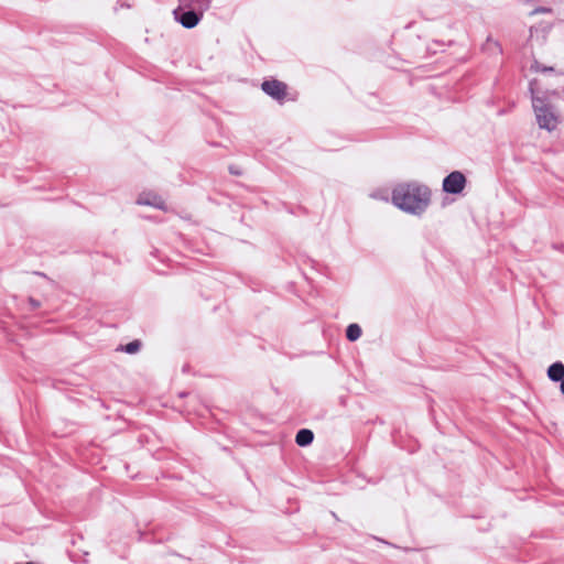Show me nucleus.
<instances>
[{
    "mask_svg": "<svg viewBox=\"0 0 564 564\" xmlns=\"http://www.w3.org/2000/svg\"><path fill=\"white\" fill-rule=\"evenodd\" d=\"M139 205H148L158 209L165 210V204L161 196L154 193H142L137 199Z\"/></svg>",
    "mask_w": 564,
    "mask_h": 564,
    "instance_id": "423d86ee",
    "label": "nucleus"
},
{
    "mask_svg": "<svg viewBox=\"0 0 564 564\" xmlns=\"http://www.w3.org/2000/svg\"><path fill=\"white\" fill-rule=\"evenodd\" d=\"M536 82L530 83V93L532 98V107L535 113V119L541 129L553 131L558 124V115L553 105L535 88Z\"/></svg>",
    "mask_w": 564,
    "mask_h": 564,
    "instance_id": "f03ea898",
    "label": "nucleus"
},
{
    "mask_svg": "<svg viewBox=\"0 0 564 564\" xmlns=\"http://www.w3.org/2000/svg\"><path fill=\"white\" fill-rule=\"evenodd\" d=\"M206 10H198L196 8H182L177 6L173 11V15L177 22H180L186 29L195 28L202 20Z\"/></svg>",
    "mask_w": 564,
    "mask_h": 564,
    "instance_id": "7ed1b4c3",
    "label": "nucleus"
},
{
    "mask_svg": "<svg viewBox=\"0 0 564 564\" xmlns=\"http://www.w3.org/2000/svg\"><path fill=\"white\" fill-rule=\"evenodd\" d=\"M314 434L311 430L303 429L296 434L295 442L300 446H307L313 442Z\"/></svg>",
    "mask_w": 564,
    "mask_h": 564,
    "instance_id": "1a4fd4ad",
    "label": "nucleus"
},
{
    "mask_svg": "<svg viewBox=\"0 0 564 564\" xmlns=\"http://www.w3.org/2000/svg\"><path fill=\"white\" fill-rule=\"evenodd\" d=\"M141 348V343L139 340H133L129 344H127L126 346L122 347V350L126 351L127 354H135L140 350Z\"/></svg>",
    "mask_w": 564,
    "mask_h": 564,
    "instance_id": "9b49d317",
    "label": "nucleus"
},
{
    "mask_svg": "<svg viewBox=\"0 0 564 564\" xmlns=\"http://www.w3.org/2000/svg\"><path fill=\"white\" fill-rule=\"evenodd\" d=\"M261 88L267 95L279 101L283 100L286 95V85L276 79L264 80Z\"/></svg>",
    "mask_w": 564,
    "mask_h": 564,
    "instance_id": "39448f33",
    "label": "nucleus"
},
{
    "mask_svg": "<svg viewBox=\"0 0 564 564\" xmlns=\"http://www.w3.org/2000/svg\"><path fill=\"white\" fill-rule=\"evenodd\" d=\"M29 303H30V305L32 306L33 310L40 307V302L37 300L33 299V297L29 299Z\"/></svg>",
    "mask_w": 564,
    "mask_h": 564,
    "instance_id": "ddd939ff",
    "label": "nucleus"
},
{
    "mask_svg": "<svg viewBox=\"0 0 564 564\" xmlns=\"http://www.w3.org/2000/svg\"><path fill=\"white\" fill-rule=\"evenodd\" d=\"M391 199L399 209L421 215L430 205L431 191L426 185L415 181L400 183L393 188Z\"/></svg>",
    "mask_w": 564,
    "mask_h": 564,
    "instance_id": "f257e3e1",
    "label": "nucleus"
},
{
    "mask_svg": "<svg viewBox=\"0 0 564 564\" xmlns=\"http://www.w3.org/2000/svg\"><path fill=\"white\" fill-rule=\"evenodd\" d=\"M182 8H196L198 10H208L213 0H178Z\"/></svg>",
    "mask_w": 564,
    "mask_h": 564,
    "instance_id": "6e6552de",
    "label": "nucleus"
},
{
    "mask_svg": "<svg viewBox=\"0 0 564 564\" xmlns=\"http://www.w3.org/2000/svg\"><path fill=\"white\" fill-rule=\"evenodd\" d=\"M361 336V328L358 324H350L346 329V337L350 341L359 339Z\"/></svg>",
    "mask_w": 564,
    "mask_h": 564,
    "instance_id": "9d476101",
    "label": "nucleus"
},
{
    "mask_svg": "<svg viewBox=\"0 0 564 564\" xmlns=\"http://www.w3.org/2000/svg\"><path fill=\"white\" fill-rule=\"evenodd\" d=\"M371 197L388 200V197L386 195H381V194H377V193H372Z\"/></svg>",
    "mask_w": 564,
    "mask_h": 564,
    "instance_id": "4468645a",
    "label": "nucleus"
},
{
    "mask_svg": "<svg viewBox=\"0 0 564 564\" xmlns=\"http://www.w3.org/2000/svg\"><path fill=\"white\" fill-rule=\"evenodd\" d=\"M560 389H561L562 394L564 395V378L561 380Z\"/></svg>",
    "mask_w": 564,
    "mask_h": 564,
    "instance_id": "2eb2a0df",
    "label": "nucleus"
},
{
    "mask_svg": "<svg viewBox=\"0 0 564 564\" xmlns=\"http://www.w3.org/2000/svg\"><path fill=\"white\" fill-rule=\"evenodd\" d=\"M466 185V177L459 171L449 173L443 180V191L448 194H459L463 192Z\"/></svg>",
    "mask_w": 564,
    "mask_h": 564,
    "instance_id": "20e7f679",
    "label": "nucleus"
},
{
    "mask_svg": "<svg viewBox=\"0 0 564 564\" xmlns=\"http://www.w3.org/2000/svg\"><path fill=\"white\" fill-rule=\"evenodd\" d=\"M547 377L555 382L564 379V364L561 361L552 364L547 369Z\"/></svg>",
    "mask_w": 564,
    "mask_h": 564,
    "instance_id": "0eeeda50",
    "label": "nucleus"
},
{
    "mask_svg": "<svg viewBox=\"0 0 564 564\" xmlns=\"http://www.w3.org/2000/svg\"><path fill=\"white\" fill-rule=\"evenodd\" d=\"M532 68L535 70V72H546V70H553L552 67H542L538 62H534V64L532 65Z\"/></svg>",
    "mask_w": 564,
    "mask_h": 564,
    "instance_id": "f8f14e48",
    "label": "nucleus"
}]
</instances>
